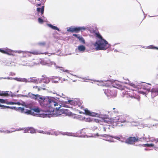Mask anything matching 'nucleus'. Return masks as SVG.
<instances>
[{
    "label": "nucleus",
    "mask_w": 158,
    "mask_h": 158,
    "mask_svg": "<svg viewBox=\"0 0 158 158\" xmlns=\"http://www.w3.org/2000/svg\"><path fill=\"white\" fill-rule=\"evenodd\" d=\"M97 50H105L109 47L108 42L104 39L99 40L94 44Z\"/></svg>",
    "instance_id": "1"
},
{
    "label": "nucleus",
    "mask_w": 158,
    "mask_h": 158,
    "mask_svg": "<svg viewBox=\"0 0 158 158\" xmlns=\"http://www.w3.org/2000/svg\"><path fill=\"white\" fill-rule=\"evenodd\" d=\"M38 100L41 106L48 108L51 99L48 98H43L41 97L39 98Z\"/></svg>",
    "instance_id": "2"
},
{
    "label": "nucleus",
    "mask_w": 158,
    "mask_h": 158,
    "mask_svg": "<svg viewBox=\"0 0 158 158\" xmlns=\"http://www.w3.org/2000/svg\"><path fill=\"white\" fill-rule=\"evenodd\" d=\"M134 91L137 92L136 90L132 89L131 90L125 92V94L128 98H131V99H137L139 101V97H137L136 94L135 93Z\"/></svg>",
    "instance_id": "3"
},
{
    "label": "nucleus",
    "mask_w": 158,
    "mask_h": 158,
    "mask_svg": "<svg viewBox=\"0 0 158 158\" xmlns=\"http://www.w3.org/2000/svg\"><path fill=\"white\" fill-rule=\"evenodd\" d=\"M140 139L136 136L135 137H131L127 139L125 142L128 144L133 145L135 143L138 142L140 141Z\"/></svg>",
    "instance_id": "4"
},
{
    "label": "nucleus",
    "mask_w": 158,
    "mask_h": 158,
    "mask_svg": "<svg viewBox=\"0 0 158 158\" xmlns=\"http://www.w3.org/2000/svg\"><path fill=\"white\" fill-rule=\"evenodd\" d=\"M86 28L84 27H69L67 30V31L72 33L75 32L77 33L80 31L82 32Z\"/></svg>",
    "instance_id": "5"
},
{
    "label": "nucleus",
    "mask_w": 158,
    "mask_h": 158,
    "mask_svg": "<svg viewBox=\"0 0 158 158\" xmlns=\"http://www.w3.org/2000/svg\"><path fill=\"white\" fill-rule=\"evenodd\" d=\"M68 102L71 105H73L74 106H76L77 107H80L81 109H83L84 107L82 105V103L79 101L77 100H68Z\"/></svg>",
    "instance_id": "6"
},
{
    "label": "nucleus",
    "mask_w": 158,
    "mask_h": 158,
    "mask_svg": "<svg viewBox=\"0 0 158 158\" xmlns=\"http://www.w3.org/2000/svg\"><path fill=\"white\" fill-rule=\"evenodd\" d=\"M0 52L2 53L6 54L8 55L15 56L14 54V52L8 48H6L4 49L0 48Z\"/></svg>",
    "instance_id": "7"
},
{
    "label": "nucleus",
    "mask_w": 158,
    "mask_h": 158,
    "mask_svg": "<svg viewBox=\"0 0 158 158\" xmlns=\"http://www.w3.org/2000/svg\"><path fill=\"white\" fill-rule=\"evenodd\" d=\"M61 106L60 105H58V106L56 107H55V111L53 112V114L56 116H58L59 115H63V109H62L60 110V109L61 107Z\"/></svg>",
    "instance_id": "8"
},
{
    "label": "nucleus",
    "mask_w": 158,
    "mask_h": 158,
    "mask_svg": "<svg viewBox=\"0 0 158 158\" xmlns=\"http://www.w3.org/2000/svg\"><path fill=\"white\" fill-rule=\"evenodd\" d=\"M59 105L58 103L55 101L53 99H51V100L50 101V103H49L48 108H52L51 110L52 111L53 110V112H54L55 107L56 106H58V105Z\"/></svg>",
    "instance_id": "9"
},
{
    "label": "nucleus",
    "mask_w": 158,
    "mask_h": 158,
    "mask_svg": "<svg viewBox=\"0 0 158 158\" xmlns=\"http://www.w3.org/2000/svg\"><path fill=\"white\" fill-rule=\"evenodd\" d=\"M26 53L27 54V55L29 56H31V55H30V54H32L34 55H39L41 54L47 55L48 54V52H43L40 51L35 50L31 52H26Z\"/></svg>",
    "instance_id": "10"
},
{
    "label": "nucleus",
    "mask_w": 158,
    "mask_h": 158,
    "mask_svg": "<svg viewBox=\"0 0 158 158\" xmlns=\"http://www.w3.org/2000/svg\"><path fill=\"white\" fill-rule=\"evenodd\" d=\"M26 53L27 54V55L29 56H31V55H30V54H32L34 55H39L41 54L47 55L48 54V52H43L40 51L35 50L31 52H26Z\"/></svg>",
    "instance_id": "11"
},
{
    "label": "nucleus",
    "mask_w": 158,
    "mask_h": 158,
    "mask_svg": "<svg viewBox=\"0 0 158 158\" xmlns=\"http://www.w3.org/2000/svg\"><path fill=\"white\" fill-rule=\"evenodd\" d=\"M85 113L84 114L86 115H89L92 117H96L98 116V113L91 111L88 110L87 109H85L84 110Z\"/></svg>",
    "instance_id": "12"
},
{
    "label": "nucleus",
    "mask_w": 158,
    "mask_h": 158,
    "mask_svg": "<svg viewBox=\"0 0 158 158\" xmlns=\"http://www.w3.org/2000/svg\"><path fill=\"white\" fill-rule=\"evenodd\" d=\"M151 96L152 98H154L158 95V88H153L151 90Z\"/></svg>",
    "instance_id": "13"
},
{
    "label": "nucleus",
    "mask_w": 158,
    "mask_h": 158,
    "mask_svg": "<svg viewBox=\"0 0 158 158\" xmlns=\"http://www.w3.org/2000/svg\"><path fill=\"white\" fill-rule=\"evenodd\" d=\"M63 115L70 116L72 114V113L67 109H63Z\"/></svg>",
    "instance_id": "14"
},
{
    "label": "nucleus",
    "mask_w": 158,
    "mask_h": 158,
    "mask_svg": "<svg viewBox=\"0 0 158 158\" xmlns=\"http://www.w3.org/2000/svg\"><path fill=\"white\" fill-rule=\"evenodd\" d=\"M117 118V119L118 121L117 122H121L122 123H124L126 122V119H124V117L123 116H118L116 117Z\"/></svg>",
    "instance_id": "15"
},
{
    "label": "nucleus",
    "mask_w": 158,
    "mask_h": 158,
    "mask_svg": "<svg viewBox=\"0 0 158 158\" xmlns=\"http://www.w3.org/2000/svg\"><path fill=\"white\" fill-rule=\"evenodd\" d=\"M8 91H5L0 90V96L4 97H8L9 94H8Z\"/></svg>",
    "instance_id": "16"
},
{
    "label": "nucleus",
    "mask_w": 158,
    "mask_h": 158,
    "mask_svg": "<svg viewBox=\"0 0 158 158\" xmlns=\"http://www.w3.org/2000/svg\"><path fill=\"white\" fill-rule=\"evenodd\" d=\"M101 136L102 137H111L112 138H114L115 139H116L119 140H120V138L119 137L116 136H113L110 135H101Z\"/></svg>",
    "instance_id": "17"
},
{
    "label": "nucleus",
    "mask_w": 158,
    "mask_h": 158,
    "mask_svg": "<svg viewBox=\"0 0 158 158\" xmlns=\"http://www.w3.org/2000/svg\"><path fill=\"white\" fill-rule=\"evenodd\" d=\"M44 6H43L41 8H37V11L38 13L41 11V15H42L44 14Z\"/></svg>",
    "instance_id": "18"
},
{
    "label": "nucleus",
    "mask_w": 158,
    "mask_h": 158,
    "mask_svg": "<svg viewBox=\"0 0 158 158\" xmlns=\"http://www.w3.org/2000/svg\"><path fill=\"white\" fill-rule=\"evenodd\" d=\"M78 49L79 51L84 52L85 50V47L83 45H81L78 46Z\"/></svg>",
    "instance_id": "19"
},
{
    "label": "nucleus",
    "mask_w": 158,
    "mask_h": 158,
    "mask_svg": "<svg viewBox=\"0 0 158 158\" xmlns=\"http://www.w3.org/2000/svg\"><path fill=\"white\" fill-rule=\"evenodd\" d=\"M31 97L33 99H35V100L37 99L38 100L39 98H37L38 97H41V96L39 94H31Z\"/></svg>",
    "instance_id": "20"
},
{
    "label": "nucleus",
    "mask_w": 158,
    "mask_h": 158,
    "mask_svg": "<svg viewBox=\"0 0 158 158\" xmlns=\"http://www.w3.org/2000/svg\"><path fill=\"white\" fill-rule=\"evenodd\" d=\"M29 132L31 133H34L36 132V130L32 127H28Z\"/></svg>",
    "instance_id": "21"
},
{
    "label": "nucleus",
    "mask_w": 158,
    "mask_h": 158,
    "mask_svg": "<svg viewBox=\"0 0 158 158\" xmlns=\"http://www.w3.org/2000/svg\"><path fill=\"white\" fill-rule=\"evenodd\" d=\"M48 25L49 27L54 30H57L58 31H59V29L56 26H54L51 24H48Z\"/></svg>",
    "instance_id": "22"
},
{
    "label": "nucleus",
    "mask_w": 158,
    "mask_h": 158,
    "mask_svg": "<svg viewBox=\"0 0 158 158\" xmlns=\"http://www.w3.org/2000/svg\"><path fill=\"white\" fill-rule=\"evenodd\" d=\"M78 39H79V40L80 42H81L83 44H85V40L82 36H80L79 37H78Z\"/></svg>",
    "instance_id": "23"
},
{
    "label": "nucleus",
    "mask_w": 158,
    "mask_h": 158,
    "mask_svg": "<svg viewBox=\"0 0 158 158\" xmlns=\"http://www.w3.org/2000/svg\"><path fill=\"white\" fill-rule=\"evenodd\" d=\"M95 36L98 38L99 39V40H102L103 39L99 33H96L95 34Z\"/></svg>",
    "instance_id": "24"
},
{
    "label": "nucleus",
    "mask_w": 158,
    "mask_h": 158,
    "mask_svg": "<svg viewBox=\"0 0 158 158\" xmlns=\"http://www.w3.org/2000/svg\"><path fill=\"white\" fill-rule=\"evenodd\" d=\"M46 44L45 42H40L38 43V45L40 46H44Z\"/></svg>",
    "instance_id": "25"
},
{
    "label": "nucleus",
    "mask_w": 158,
    "mask_h": 158,
    "mask_svg": "<svg viewBox=\"0 0 158 158\" xmlns=\"http://www.w3.org/2000/svg\"><path fill=\"white\" fill-rule=\"evenodd\" d=\"M143 146L144 147H153L154 146V144L152 143L151 144H143Z\"/></svg>",
    "instance_id": "26"
},
{
    "label": "nucleus",
    "mask_w": 158,
    "mask_h": 158,
    "mask_svg": "<svg viewBox=\"0 0 158 158\" xmlns=\"http://www.w3.org/2000/svg\"><path fill=\"white\" fill-rule=\"evenodd\" d=\"M33 88L35 90L37 89L38 92H39L41 90L40 87H38L37 86H33Z\"/></svg>",
    "instance_id": "27"
},
{
    "label": "nucleus",
    "mask_w": 158,
    "mask_h": 158,
    "mask_svg": "<svg viewBox=\"0 0 158 158\" xmlns=\"http://www.w3.org/2000/svg\"><path fill=\"white\" fill-rule=\"evenodd\" d=\"M130 85L133 87V88H135L136 89H137L138 88V87L137 85H135L134 84H133L132 83H131L130 84Z\"/></svg>",
    "instance_id": "28"
},
{
    "label": "nucleus",
    "mask_w": 158,
    "mask_h": 158,
    "mask_svg": "<svg viewBox=\"0 0 158 158\" xmlns=\"http://www.w3.org/2000/svg\"><path fill=\"white\" fill-rule=\"evenodd\" d=\"M101 82L102 83L101 85L103 86H106V87H108L109 85L107 83V82L106 81H105V82H103L102 81Z\"/></svg>",
    "instance_id": "29"
},
{
    "label": "nucleus",
    "mask_w": 158,
    "mask_h": 158,
    "mask_svg": "<svg viewBox=\"0 0 158 158\" xmlns=\"http://www.w3.org/2000/svg\"><path fill=\"white\" fill-rule=\"evenodd\" d=\"M41 90L43 89L44 90H45L46 89L47 87L44 85H42L41 87H40Z\"/></svg>",
    "instance_id": "30"
},
{
    "label": "nucleus",
    "mask_w": 158,
    "mask_h": 158,
    "mask_svg": "<svg viewBox=\"0 0 158 158\" xmlns=\"http://www.w3.org/2000/svg\"><path fill=\"white\" fill-rule=\"evenodd\" d=\"M38 21L39 23L40 24H42L44 22L43 20L41 19L40 18H39L38 19Z\"/></svg>",
    "instance_id": "31"
},
{
    "label": "nucleus",
    "mask_w": 158,
    "mask_h": 158,
    "mask_svg": "<svg viewBox=\"0 0 158 158\" xmlns=\"http://www.w3.org/2000/svg\"><path fill=\"white\" fill-rule=\"evenodd\" d=\"M2 106H3L4 107V108H10L11 109H15L16 108L15 107H10L9 106H4V105H2Z\"/></svg>",
    "instance_id": "32"
},
{
    "label": "nucleus",
    "mask_w": 158,
    "mask_h": 158,
    "mask_svg": "<svg viewBox=\"0 0 158 158\" xmlns=\"http://www.w3.org/2000/svg\"><path fill=\"white\" fill-rule=\"evenodd\" d=\"M93 118H88L86 119V121L88 122H93Z\"/></svg>",
    "instance_id": "33"
},
{
    "label": "nucleus",
    "mask_w": 158,
    "mask_h": 158,
    "mask_svg": "<svg viewBox=\"0 0 158 158\" xmlns=\"http://www.w3.org/2000/svg\"><path fill=\"white\" fill-rule=\"evenodd\" d=\"M93 122H95L96 123H99L101 121L100 120L97 119L93 118Z\"/></svg>",
    "instance_id": "34"
},
{
    "label": "nucleus",
    "mask_w": 158,
    "mask_h": 158,
    "mask_svg": "<svg viewBox=\"0 0 158 158\" xmlns=\"http://www.w3.org/2000/svg\"><path fill=\"white\" fill-rule=\"evenodd\" d=\"M6 103L7 104H8V105H15V102H6Z\"/></svg>",
    "instance_id": "35"
},
{
    "label": "nucleus",
    "mask_w": 158,
    "mask_h": 158,
    "mask_svg": "<svg viewBox=\"0 0 158 158\" xmlns=\"http://www.w3.org/2000/svg\"><path fill=\"white\" fill-rule=\"evenodd\" d=\"M0 102L4 103H6V100L3 99H0Z\"/></svg>",
    "instance_id": "36"
},
{
    "label": "nucleus",
    "mask_w": 158,
    "mask_h": 158,
    "mask_svg": "<svg viewBox=\"0 0 158 158\" xmlns=\"http://www.w3.org/2000/svg\"><path fill=\"white\" fill-rule=\"evenodd\" d=\"M34 111L35 112H37V113H39V112H40V110L38 108L35 109L34 110Z\"/></svg>",
    "instance_id": "37"
},
{
    "label": "nucleus",
    "mask_w": 158,
    "mask_h": 158,
    "mask_svg": "<svg viewBox=\"0 0 158 158\" xmlns=\"http://www.w3.org/2000/svg\"><path fill=\"white\" fill-rule=\"evenodd\" d=\"M24 132L25 133L29 132V130H28V127L25 129L24 130Z\"/></svg>",
    "instance_id": "38"
},
{
    "label": "nucleus",
    "mask_w": 158,
    "mask_h": 158,
    "mask_svg": "<svg viewBox=\"0 0 158 158\" xmlns=\"http://www.w3.org/2000/svg\"><path fill=\"white\" fill-rule=\"evenodd\" d=\"M138 92H139L141 94H146V92H144L143 91H138Z\"/></svg>",
    "instance_id": "39"
},
{
    "label": "nucleus",
    "mask_w": 158,
    "mask_h": 158,
    "mask_svg": "<svg viewBox=\"0 0 158 158\" xmlns=\"http://www.w3.org/2000/svg\"><path fill=\"white\" fill-rule=\"evenodd\" d=\"M26 113L28 114H30L31 113V111L30 110H27L26 112Z\"/></svg>",
    "instance_id": "40"
},
{
    "label": "nucleus",
    "mask_w": 158,
    "mask_h": 158,
    "mask_svg": "<svg viewBox=\"0 0 158 158\" xmlns=\"http://www.w3.org/2000/svg\"><path fill=\"white\" fill-rule=\"evenodd\" d=\"M73 35L74 36L77 37V38L78 37H79L80 36H78L76 34H73Z\"/></svg>",
    "instance_id": "41"
},
{
    "label": "nucleus",
    "mask_w": 158,
    "mask_h": 158,
    "mask_svg": "<svg viewBox=\"0 0 158 158\" xmlns=\"http://www.w3.org/2000/svg\"><path fill=\"white\" fill-rule=\"evenodd\" d=\"M15 105L17 104V105H20L21 104L20 102H15Z\"/></svg>",
    "instance_id": "42"
},
{
    "label": "nucleus",
    "mask_w": 158,
    "mask_h": 158,
    "mask_svg": "<svg viewBox=\"0 0 158 158\" xmlns=\"http://www.w3.org/2000/svg\"><path fill=\"white\" fill-rule=\"evenodd\" d=\"M41 5V3L38 4H36V6H40Z\"/></svg>",
    "instance_id": "43"
},
{
    "label": "nucleus",
    "mask_w": 158,
    "mask_h": 158,
    "mask_svg": "<svg viewBox=\"0 0 158 158\" xmlns=\"http://www.w3.org/2000/svg\"><path fill=\"white\" fill-rule=\"evenodd\" d=\"M47 81L46 83H48L49 82V79L48 78H47Z\"/></svg>",
    "instance_id": "44"
},
{
    "label": "nucleus",
    "mask_w": 158,
    "mask_h": 158,
    "mask_svg": "<svg viewBox=\"0 0 158 158\" xmlns=\"http://www.w3.org/2000/svg\"><path fill=\"white\" fill-rule=\"evenodd\" d=\"M103 131H106V128L105 127H103Z\"/></svg>",
    "instance_id": "45"
},
{
    "label": "nucleus",
    "mask_w": 158,
    "mask_h": 158,
    "mask_svg": "<svg viewBox=\"0 0 158 158\" xmlns=\"http://www.w3.org/2000/svg\"><path fill=\"white\" fill-rule=\"evenodd\" d=\"M21 110H24V109L23 108H21Z\"/></svg>",
    "instance_id": "46"
},
{
    "label": "nucleus",
    "mask_w": 158,
    "mask_h": 158,
    "mask_svg": "<svg viewBox=\"0 0 158 158\" xmlns=\"http://www.w3.org/2000/svg\"><path fill=\"white\" fill-rule=\"evenodd\" d=\"M110 95L111 96H112L113 95V94H112V92L111 93H110Z\"/></svg>",
    "instance_id": "47"
},
{
    "label": "nucleus",
    "mask_w": 158,
    "mask_h": 158,
    "mask_svg": "<svg viewBox=\"0 0 158 158\" xmlns=\"http://www.w3.org/2000/svg\"><path fill=\"white\" fill-rule=\"evenodd\" d=\"M61 68L62 69H61V70H62L63 71H64V69H63V68Z\"/></svg>",
    "instance_id": "48"
},
{
    "label": "nucleus",
    "mask_w": 158,
    "mask_h": 158,
    "mask_svg": "<svg viewBox=\"0 0 158 158\" xmlns=\"http://www.w3.org/2000/svg\"><path fill=\"white\" fill-rule=\"evenodd\" d=\"M2 106H2H1V105H0V107H3V108H4V107L3 106Z\"/></svg>",
    "instance_id": "49"
},
{
    "label": "nucleus",
    "mask_w": 158,
    "mask_h": 158,
    "mask_svg": "<svg viewBox=\"0 0 158 158\" xmlns=\"http://www.w3.org/2000/svg\"><path fill=\"white\" fill-rule=\"evenodd\" d=\"M111 90H109V89L108 90V92H109V91L111 92Z\"/></svg>",
    "instance_id": "50"
},
{
    "label": "nucleus",
    "mask_w": 158,
    "mask_h": 158,
    "mask_svg": "<svg viewBox=\"0 0 158 158\" xmlns=\"http://www.w3.org/2000/svg\"><path fill=\"white\" fill-rule=\"evenodd\" d=\"M155 48L157 49H158V48H157V47H155Z\"/></svg>",
    "instance_id": "51"
},
{
    "label": "nucleus",
    "mask_w": 158,
    "mask_h": 158,
    "mask_svg": "<svg viewBox=\"0 0 158 158\" xmlns=\"http://www.w3.org/2000/svg\"><path fill=\"white\" fill-rule=\"evenodd\" d=\"M104 122H106L107 123H108V122H107V121H106V120H104Z\"/></svg>",
    "instance_id": "52"
},
{
    "label": "nucleus",
    "mask_w": 158,
    "mask_h": 158,
    "mask_svg": "<svg viewBox=\"0 0 158 158\" xmlns=\"http://www.w3.org/2000/svg\"><path fill=\"white\" fill-rule=\"evenodd\" d=\"M115 109V108H113V110H114Z\"/></svg>",
    "instance_id": "53"
},
{
    "label": "nucleus",
    "mask_w": 158,
    "mask_h": 158,
    "mask_svg": "<svg viewBox=\"0 0 158 158\" xmlns=\"http://www.w3.org/2000/svg\"><path fill=\"white\" fill-rule=\"evenodd\" d=\"M80 113H81V114L82 113L81 112H80Z\"/></svg>",
    "instance_id": "54"
},
{
    "label": "nucleus",
    "mask_w": 158,
    "mask_h": 158,
    "mask_svg": "<svg viewBox=\"0 0 158 158\" xmlns=\"http://www.w3.org/2000/svg\"><path fill=\"white\" fill-rule=\"evenodd\" d=\"M113 92H114H114H115V91L114 90L113 91Z\"/></svg>",
    "instance_id": "55"
},
{
    "label": "nucleus",
    "mask_w": 158,
    "mask_h": 158,
    "mask_svg": "<svg viewBox=\"0 0 158 158\" xmlns=\"http://www.w3.org/2000/svg\"><path fill=\"white\" fill-rule=\"evenodd\" d=\"M40 0H37V1H40Z\"/></svg>",
    "instance_id": "56"
}]
</instances>
